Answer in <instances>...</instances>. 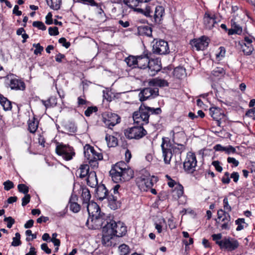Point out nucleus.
Wrapping results in <instances>:
<instances>
[{"mask_svg":"<svg viewBox=\"0 0 255 255\" xmlns=\"http://www.w3.org/2000/svg\"><path fill=\"white\" fill-rule=\"evenodd\" d=\"M56 153L62 157L65 160L69 161L73 159L75 152L73 147L62 143H57L55 148Z\"/></svg>","mask_w":255,"mask_h":255,"instance_id":"nucleus-5","label":"nucleus"},{"mask_svg":"<svg viewBox=\"0 0 255 255\" xmlns=\"http://www.w3.org/2000/svg\"><path fill=\"white\" fill-rule=\"evenodd\" d=\"M87 184L92 187L95 188L98 185V179L96 172L94 171H90L87 178Z\"/></svg>","mask_w":255,"mask_h":255,"instance_id":"nucleus-25","label":"nucleus"},{"mask_svg":"<svg viewBox=\"0 0 255 255\" xmlns=\"http://www.w3.org/2000/svg\"><path fill=\"white\" fill-rule=\"evenodd\" d=\"M214 149L216 151H224L227 154L235 153L236 152V149L232 145L223 146L220 144H218L214 146Z\"/></svg>","mask_w":255,"mask_h":255,"instance_id":"nucleus-29","label":"nucleus"},{"mask_svg":"<svg viewBox=\"0 0 255 255\" xmlns=\"http://www.w3.org/2000/svg\"><path fill=\"white\" fill-rule=\"evenodd\" d=\"M164 162L165 164H170L172 156V145L168 138H162L161 145Z\"/></svg>","mask_w":255,"mask_h":255,"instance_id":"nucleus-7","label":"nucleus"},{"mask_svg":"<svg viewBox=\"0 0 255 255\" xmlns=\"http://www.w3.org/2000/svg\"><path fill=\"white\" fill-rule=\"evenodd\" d=\"M84 154L85 159L93 169L97 168L99 166L98 161L103 159L102 152L96 151L93 146L89 144L84 146Z\"/></svg>","mask_w":255,"mask_h":255,"instance_id":"nucleus-3","label":"nucleus"},{"mask_svg":"<svg viewBox=\"0 0 255 255\" xmlns=\"http://www.w3.org/2000/svg\"><path fill=\"white\" fill-rule=\"evenodd\" d=\"M70 210L74 213H78L80 210V206L75 202H72L71 199L69 202Z\"/></svg>","mask_w":255,"mask_h":255,"instance_id":"nucleus-43","label":"nucleus"},{"mask_svg":"<svg viewBox=\"0 0 255 255\" xmlns=\"http://www.w3.org/2000/svg\"><path fill=\"white\" fill-rule=\"evenodd\" d=\"M121 118L116 114L107 113L103 116V122L110 128L120 123Z\"/></svg>","mask_w":255,"mask_h":255,"instance_id":"nucleus-11","label":"nucleus"},{"mask_svg":"<svg viewBox=\"0 0 255 255\" xmlns=\"http://www.w3.org/2000/svg\"><path fill=\"white\" fill-rule=\"evenodd\" d=\"M203 22L205 27L208 29H211L217 23L216 16L214 14L206 12L203 18Z\"/></svg>","mask_w":255,"mask_h":255,"instance_id":"nucleus-18","label":"nucleus"},{"mask_svg":"<svg viewBox=\"0 0 255 255\" xmlns=\"http://www.w3.org/2000/svg\"><path fill=\"white\" fill-rule=\"evenodd\" d=\"M230 220L231 216L229 214L226 215H225L222 219H219V220L216 219V225L217 226H220V229L222 230H228L230 229L231 224Z\"/></svg>","mask_w":255,"mask_h":255,"instance_id":"nucleus-19","label":"nucleus"},{"mask_svg":"<svg viewBox=\"0 0 255 255\" xmlns=\"http://www.w3.org/2000/svg\"><path fill=\"white\" fill-rule=\"evenodd\" d=\"M161 109L159 108L154 109L141 105L138 111L134 112L132 115L134 123L142 126L148 123L149 114H159L161 113Z\"/></svg>","mask_w":255,"mask_h":255,"instance_id":"nucleus-2","label":"nucleus"},{"mask_svg":"<svg viewBox=\"0 0 255 255\" xmlns=\"http://www.w3.org/2000/svg\"><path fill=\"white\" fill-rule=\"evenodd\" d=\"M33 47L35 48V49L34 51V53L36 55L40 54L41 52L43 50V47L40 46L39 43L33 44Z\"/></svg>","mask_w":255,"mask_h":255,"instance_id":"nucleus-56","label":"nucleus"},{"mask_svg":"<svg viewBox=\"0 0 255 255\" xmlns=\"http://www.w3.org/2000/svg\"><path fill=\"white\" fill-rule=\"evenodd\" d=\"M212 237L213 241L216 242V244L220 247V245H221V244L223 243V240H221L222 237V234L220 233L213 234L212 235Z\"/></svg>","mask_w":255,"mask_h":255,"instance_id":"nucleus-49","label":"nucleus"},{"mask_svg":"<svg viewBox=\"0 0 255 255\" xmlns=\"http://www.w3.org/2000/svg\"><path fill=\"white\" fill-rule=\"evenodd\" d=\"M164 13V8L162 6H157L155 8L154 19L155 22L159 23Z\"/></svg>","mask_w":255,"mask_h":255,"instance_id":"nucleus-28","label":"nucleus"},{"mask_svg":"<svg viewBox=\"0 0 255 255\" xmlns=\"http://www.w3.org/2000/svg\"><path fill=\"white\" fill-rule=\"evenodd\" d=\"M138 10L140 11L146 16L151 17L152 13V8L149 5H147L145 8H138Z\"/></svg>","mask_w":255,"mask_h":255,"instance_id":"nucleus-47","label":"nucleus"},{"mask_svg":"<svg viewBox=\"0 0 255 255\" xmlns=\"http://www.w3.org/2000/svg\"><path fill=\"white\" fill-rule=\"evenodd\" d=\"M220 245V248L222 250L231 252L236 250L239 246L238 241L230 237L225 238L223 239V243Z\"/></svg>","mask_w":255,"mask_h":255,"instance_id":"nucleus-12","label":"nucleus"},{"mask_svg":"<svg viewBox=\"0 0 255 255\" xmlns=\"http://www.w3.org/2000/svg\"><path fill=\"white\" fill-rule=\"evenodd\" d=\"M104 214L99 215L98 217H90L86 223V226L90 229L97 230L100 229L106 222L104 219Z\"/></svg>","mask_w":255,"mask_h":255,"instance_id":"nucleus-9","label":"nucleus"},{"mask_svg":"<svg viewBox=\"0 0 255 255\" xmlns=\"http://www.w3.org/2000/svg\"><path fill=\"white\" fill-rule=\"evenodd\" d=\"M105 139L107 141L108 146L110 147H115L118 145L117 138L113 135L107 134Z\"/></svg>","mask_w":255,"mask_h":255,"instance_id":"nucleus-35","label":"nucleus"},{"mask_svg":"<svg viewBox=\"0 0 255 255\" xmlns=\"http://www.w3.org/2000/svg\"><path fill=\"white\" fill-rule=\"evenodd\" d=\"M59 42L66 48H69L70 46V43L69 42H67L66 39L64 37L60 38L59 39Z\"/></svg>","mask_w":255,"mask_h":255,"instance_id":"nucleus-60","label":"nucleus"},{"mask_svg":"<svg viewBox=\"0 0 255 255\" xmlns=\"http://www.w3.org/2000/svg\"><path fill=\"white\" fill-rule=\"evenodd\" d=\"M81 197L83 200L82 205L84 208L85 206L87 204H88L89 202H90V199L91 198V194L88 188H84L82 189Z\"/></svg>","mask_w":255,"mask_h":255,"instance_id":"nucleus-31","label":"nucleus"},{"mask_svg":"<svg viewBox=\"0 0 255 255\" xmlns=\"http://www.w3.org/2000/svg\"><path fill=\"white\" fill-rule=\"evenodd\" d=\"M212 165L215 167V169L218 172H222L223 168L220 165V162L218 161H214L212 162Z\"/></svg>","mask_w":255,"mask_h":255,"instance_id":"nucleus-63","label":"nucleus"},{"mask_svg":"<svg viewBox=\"0 0 255 255\" xmlns=\"http://www.w3.org/2000/svg\"><path fill=\"white\" fill-rule=\"evenodd\" d=\"M4 221L7 222V227L8 228H11L14 223V220L11 217H5L4 219Z\"/></svg>","mask_w":255,"mask_h":255,"instance_id":"nucleus-57","label":"nucleus"},{"mask_svg":"<svg viewBox=\"0 0 255 255\" xmlns=\"http://www.w3.org/2000/svg\"><path fill=\"white\" fill-rule=\"evenodd\" d=\"M181 73V75H183L184 73V70L182 68H176L174 70V75L178 78H180L181 76L179 75V73Z\"/></svg>","mask_w":255,"mask_h":255,"instance_id":"nucleus-61","label":"nucleus"},{"mask_svg":"<svg viewBox=\"0 0 255 255\" xmlns=\"http://www.w3.org/2000/svg\"><path fill=\"white\" fill-rule=\"evenodd\" d=\"M20 235L18 233H16L15 235V237L12 239V242L11 243V246L14 247H17L21 245V243L20 240Z\"/></svg>","mask_w":255,"mask_h":255,"instance_id":"nucleus-46","label":"nucleus"},{"mask_svg":"<svg viewBox=\"0 0 255 255\" xmlns=\"http://www.w3.org/2000/svg\"><path fill=\"white\" fill-rule=\"evenodd\" d=\"M19 192H21L24 194H27L28 192V188L27 186L23 184H20L17 186Z\"/></svg>","mask_w":255,"mask_h":255,"instance_id":"nucleus-53","label":"nucleus"},{"mask_svg":"<svg viewBox=\"0 0 255 255\" xmlns=\"http://www.w3.org/2000/svg\"><path fill=\"white\" fill-rule=\"evenodd\" d=\"M32 25L34 27H37L38 29H41L42 30H45L46 29V27L45 26L44 24L41 21H34L32 23Z\"/></svg>","mask_w":255,"mask_h":255,"instance_id":"nucleus-52","label":"nucleus"},{"mask_svg":"<svg viewBox=\"0 0 255 255\" xmlns=\"http://www.w3.org/2000/svg\"><path fill=\"white\" fill-rule=\"evenodd\" d=\"M156 181V178L150 176L149 173L145 170L142 171L140 176L136 178V184L139 188L143 191H146L152 187L154 182Z\"/></svg>","mask_w":255,"mask_h":255,"instance_id":"nucleus-4","label":"nucleus"},{"mask_svg":"<svg viewBox=\"0 0 255 255\" xmlns=\"http://www.w3.org/2000/svg\"><path fill=\"white\" fill-rule=\"evenodd\" d=\"M119 255H128L130 253V249L126 244H122L119 247Z\"/></svg>","mask_w":255,"mask_h":255,"instance_id":"nucleus-39","label":"nucleus"},{"mask_svg":"<svg viewBox=\"0 0 255 255\" xmlns=\"http://www.w3.org/2000/svg\"><path fill=\"white\" fill-rule=\"evenodd\" d=\"M120 187V186L119 184L116 185L112 189L113 193L108 197L109 205L113 210L117 209L120 206V203L118 201L120 198V194L118 191Z\"/></svg>","mask_w":255,"mask_h":255,"instance_id":"nucleus-10","label":"nucleus"},{"mask_svg":"<svg viewBox=\"0 0 255 255\" xmlns=\"http://www.w3.org/2000/svg\"><path fill=\"white\" fill-rule=\"evenodd\" d=\"M85 207L87 208L90 217H98L99 215L102 214L101 209L96 202L91 201L87 204Z\"/></svg>","mask_w":255,"mask_h":255,"instance_id":"nucleus-17","label":"nucleus"},{"mask_svg":"<svg viewBox=\"0 0 255 255\" xmlns=\"http://www.w3.org/2000/svg\"><path fill=\"white\" fill-rule=\"evenodd\" d=\"M137 67L145 70L149 60L148 56L145 54L137 56Z\"/></svg>","mask_w":255,"mask_h":255,"instance_id":"nucleus-27","label":"nucleus"},{"mask_svg":"<svg viewBox=\"0 0 255 255\" xmlns=\"http://www.w3.org/2000/svg\"><path fill=\"white\" fill-rule=\"evenodd\" d=\"M42 104L46 108L54 107L57 104V99L55 97H51L47 100H42Z\"/></svg>","mask_w":255,"mask_h":255,"instance_id":"nucleus-36","label":"nucleus"},{"mask_svg":"<svg viewBox=\"0 0 255 255\" xmlns=\"http://www.w3.org/2000/svg\"><path fill=\"white\" fill-rule=\"evenodd\" d=\"M114 236L112 235H110L109 234L106 233H103V237H102V243L103 245L106 246L110 245L111 242L110 240L113 238V237Z\"/></svg>","mask_w":255,"mask_h":255,"instance_id":"nucleus-41","label":"nucleus"},{"mask_svg":"<svg viewBox=\"0 0 255 255\" xmlns=\"http://www.w3.org/2000/svg\"><path fill=\"white\" fill-rule=\"evenodd\" d=\"M137 56H129L126 58L125 61L129 67L135 68L137 67Z\"/></svg>","mask_w":255,"mask_h":255,"instance_id":"nucleus-37","label":"nucleus"},{"mask_svg":"<svg viewBox=\"0 0 255 255\" xmlns=\"http://www.w3.org/2000/svg\"><path fill=\"white\" fill-rule=\"evenodd\" d=\"M124 133L128 139H139L145 135L147 132L142 126H139L128 128L125 130Z\"/></svg>","mask_w":255,"mask_h":255,"instance_id":"nucleus-6","label":"nucleus"},{"mask_svg":"<svg viewBox=\"0 0 255 255\" xmlns=\"http://www.w3.org/2000/svg\"><path fill=\"white\" fill-rule=\"evenodd\" d=\"M0 104L5 111L11 110L12 107L11 102L6 98L0 94Z\"/></svg>","mask_w":255,"mask_h":255,"instance_id":"nucleus-34","label":"nucleus"},{"mask_svg":"<svg viewBox=\"0 0 255 255\" xmlns=\"http://www.w3.org/2000/svg\"><path fill=\"white\" fill-rule=\"evenodd\" d=\"M49 34L50 35H57L59 34L58 29L57 27H50L48 29Z\"/></svg>","mask_w":255,"mask_h":255,"instance_id":"nucleus-59","label":"nucleus"},{"mask_svg":"<svg viewBox=\"0 0 255 255\" xmlns=\"http://www.w3.org/2000/svg\"><path fill=\"white\" fill-rule=\"evenodd\" d=\"M148 84L150 86L164 87L168 86V82L159 77H156L151 79Z\"/></svg>","mask_w":255,"mask_h":255,"instance_id":"nucleus-24","label":"nucleus"},{"mask_svg":"<svg viewBox=\"0 0 255 255\" xmlns=\"http://www.w3.org/2000/svg\"><path fill=\"white\" fill-rule=\"evenodd\" d=\"M159 90L157 88H144L139 94V100L142 102L148 99H152L158 95Z\"/></svg>","mask_w":255,"mask_h":255,"instance_id":"nucleus-13","label":"nucleus"},{"mask_svg":"<svg viewBox=\"0 0 255 255\" xmlns=\"http://www.w3.org/2000/svg\"><path fill=\"white\" fill-rule=\"evenodd\" d=\"M46 1L51 9L57 10L60 8L62 0H46Z\"/></svg>","mask_w":255,"mask_h":255,"instance_id":"nucleus-33","label":"nucleus"},{"mask_svg":"<svg viewBox=\"0 0 255 255\" xmlns=\"http://www.w3.org/2000/svg\"><path fill=\"white\" fill-rule=\"evenodd\" d=\"M112 180L116 183L125 182L133 177V170L124 161L117 162L110 171Z\"/></svg>","mask_w":255,"mask_h":255,"instance_id":"nucleus-1","label":"nucleus"},{"mask_svg":"<svg viewBox=\"0 0 255 255\" xmlns=\"http://www.w3.org/2000/svg\"><path fill=\"white\" fill-rule=\"evenodd\" d=\"M28 130L31 133H34L38 126V121L34 117L29 119L28 122Z\"/></svg>","mask_w":255,"mask_h":255,"instance_id":"nucleus-32","label":"nucleus"},{"mask_svg":"<svg viewBox=\"0 0 255 255\" xmlns=\"http://www.w3.org/2000/svg\"><path fill=\"white\" fill-rule=\"evenodd\" d=\"M89 167L87 164L81 165L79 168V176L81 178H83L88 175L89 172Z\"/></svg>","mask_w":255,"mask_h":255,"instance_id":"nucleus-38","label":"nucleus"},{"mask_svg":"<svg viewBox=\"0 0 255 255\" xmlns=\"http://www.w3.org/2000/svg\"><path fill=\"white\" fill-rule=\"evenodd\" d=\"M124 2L131 8H135L140 3L139 0H124Z\"/></svg>","mask_w":255,"mask_h":255,"instance_id":"nucleus-42","label":"nucleus"},{"mask_svg":"<svg viewBox=\"0 0 255 255\" xmlns=\"http://www.w3.org/2000/svg\"><path fill=\"white\" fill-rule=\"evenodd\" d=\"M98 109L96 107H89L85 111V115L86 117H90L92 113L96 112Z\"/></svg>","mask_w":255,"mask_h":255,"instance_id":"nucleus-50","label":"nucleus"},{"mask_svg":"<svg viewBox=\"0 0 255 255\" xmlns=\"http://www.w3.org/2000/svg\"><path fill=\"white\" fill-rule=\"evenodd\" d=\"M225 73L223 68L217 67L212 71V75L215 77H222Z\"/></svg>","mask_w":255,"mask_h":255,"instance_id":"nucleus-44","label":"nucleus"},{"mask_svg":"<svg viewBox=\"0 0 255 255\" xmlns=\"http://www.w3.org/2000/svg\"><path fill=\"white\" fill-rule=\"evenodd\" d=\"M229 213L225 211V210L223 209H220L217 212V216L218 218L217 219L219 220V219H222V217H224L225 215H228Z\"/></svg>","mask_w":255,"mask_h":255,"instance_id":"nucleus-64","label":"nucleus"},{"mask_svg":"<svg viewBox=\"0 0 255 255\" xmlns=\"http://www.w3.org/2000/svg\"><path fill=\"white\" fill-rule=\"evenodd\" d=\"M235 223L238 225L236 230L240 231L244 228V225L246 224L245 219L244 218H239L235 221Z\"/></svg>","mask_w":255,"mask_h":255,"instance_id":"nucleus-45","label":"nucleus"},{"mask_svg":"<svg viewBox=\"0 0 255 255\" xmlns=\"http://www.w3.org/2000/svg\"><path fill=\"white\" fill-rule=\"evenodd\" d=\"M96 196L101 201L108 197V190L104 184L98 186L96 189Z\"/></svg>","mask_w":255,"mask_h":255,"instance_id":"nucleus-26","label":"nucleus"},{"mask_svg":"<svg viewBox=\"0 0 255 255\" xmlns=\"http://www.w3.org/2000/svg\"><path fill=\"white\" fill-rule=\"evenodd\" d=\"M223 207L225 211L227 212H231L232 211V208L229 205L228 200L227 197H225L223 200Z\"/></svg>","mask_w":255,"mask_h":255,"instance_id":"nucleus-54","label":"nucleus"},{"mask_svg":"<svg viewBox=\"0 0 255 255\" xmlns=\"http://www.w3.org/2000/svg\"><path fill=\"white\" fill-rule=\"evenodd\" d=\"M197 162L195 154L191 152H188L183 163L185 171L188 173H193L196 170Z\"/></svg>","mask_w":255,"mask_h":255,"instance_id":"nucleus-8","label":"nucleus"},{"mask_svg":"<svg viewBox=\"0 0 255 255\" xmlns=\"http://www.w3.org/2000/svg\"><path fill=\"white\" fill-rule=\"evenodd\" d=\"M78 2L84 4H88L91 6H98V3L94 0H77Z\"/></svg>","mask_w":255,"mask_h":255,"instance_id":"nucleus-51","label":"nucleus"},{"mask_svg":"<svg viewBox=\"0 0 255 255\" xmlns=\"http://www.w3.org/2000/svg\"><path fill=\"white\" fill-rule=\"evenodd\" d=\"M138 32L140 35H145L148 37L152 36L151 28L147 25H142L138 27Z\"/></svg>","mask_w":255,"mask_h":255,"instance_id":"nucleus-30","label":"nucleus"},{"mask_svg":"<svg viewBox=\"0 0 255 255\" xmlns=\"http://www.w3.org/2000/svg\"><path fill=\"white\" fill-rule=\"evenodd\" d=\"M127 233V227L125 224L121 222L116 223L115 224V234L114 236L122 237Z\"/></svg>","mask_w":255,"mask_h":255,"instance_id":"nucleus-23","label":"nucleus"},{"mask_svg":"<svg viewBox=\"0 0 255 255\" xmlns=\"http://www.w3.org/2000/svg\"><path fill=\"white\" fill-rule=\"evenodd\" d=\"M152 51L154 53L164 55L169 52V48L168 43L163 40H159L157 41L152 47Z\"/></svg>","mask_w":255,"mask_h":255,"instance_id":"nucleus-14","label":"nucleus"},{"mask_svg":"<svg viewBox=\"0 0 255 255\" xmlns=\"http://www.w3.org/2000/svg\"><path fill=\"white\" fill-rule=\"evenodd\" d=\"M161 68L160 62L157 59L149 60L146 71L150 76H154Z\"/></svg>","mask_w":255,"mask_h":255,"instance_id":"nucleus-16","label":"nucleus"},{"mask_svg":"<svg viewBox=\"0 0 255 255\" xmlns=\"http://www.w3.org/2000/svg\"><path fill=\"white\" fill-rule=\"evenodd\" d=\"M9 85L11 89L14 90L23 91L25 88V85L24 82L16 78L11 79L10 80Z\"/></svg>","mask_w":255,"mask_h":255,"instance_id":"nucleus-21","label":"nucleus"},{"mask_svg":"<svg viewBox=\"0 0 255 255\" xmlns=\"http://www.w3.org/2000/svg\"><path fill=\"white\" fill-rule=\"evenodd\" d=\"M209 39L205 36H202L197 39H194L190 41V44L196 50H203L206 48L209 44Z\"/></svg>","mask_w":255,"mask_h":255,"instance_id":"nucleus-15","label":"nucleus"},{"mask_svg":"<svg viewBox=\"0 0 255 255\" xmlns=\"http://www.w3.org/2000/svg\"><path fill=\"white\" fill-rule=\"evenodd\" d=\"M4 189L6 191H8L13 188L14 184L13 182L10 180H7L3 183Z\"/></svg>","mask_w":255,"mask_h":255,"instance_id":"nucleus-55","label":"nucleus"},{"mask_svg":"<svg viewBox=\"0 0 255 255\" xmlns=\"http://www.w3.org/2000/svg\"><path fill=\"white\" fill-rule=\"evenodd\" d=\"M173 192L174 196H176L177 198L181 197L184 193L183 187L181 184H177L175 187Z\"/></svg>","mask_w":255,"mask_h":255,"instance_id":"nucleus-40","label":"nucleus"},{"mask_svg":"<svg viewBox=\"0 0 255 255\" xmlns=\"http://www.w3.org/2000/svg\"><path fill=\"white\" fill-rule=\"evenodd\" d=\"M242 48L244 53L248 55L251 54L254 50L252 45H248L247 44H244L242 46Z\"/></svg>","mask_w":255,"mask_h":255,"instance_id":"nucleus-48","label":"nucleus"},{"mask_svg":"<svg viewBox=\"0 0 255 255\" xmlns=\"http://www.w3.org/2000/svg\"><path fill=\"white\" fill-rule=\"evenodd\" d=\"M209 114L214 120L218 122V125L220 124V121L224 117L221 109L217 107L210 108Z\"/></svg>","mask_w":255,"mask_h":255,"instance_id":"nucleus-22","label":"nucleus"},{"mask_svg":"<svg viewBox=\"0 0 255 255\" xmlns=\"http://www.w3.org/2000/svg\"><path fill=\"white\" fill-rule=\"evenodd\" d=\"M115 221L110 219L106 220L103 227V233H106L114 236Z\"/></svg>","mask_w":255,"mask_h":255,"instance_id":"nucleus-20","label":"nucleus"},{"mask_svg":"<svg viewBox=\"0 0 255 255\" xmlns=\"http://www.w3.org/2000/svg\"><path fill=\"white\" fill-rule=\"evenodd\" d=\"M30 196L29 194H26L24 197L22 199V206H25L30 201Z\"/></svg>","mask_w":255,"mask_h":255,"instance_id":"nucleus-62","label":"nucleus"},{"mask_svg":"<svg viewBox=\"0 0 255 255\" xmlns=\"http://www.w3.org/2000/svg\"><path fill=\"white\" fill-rule=\"evenodd\" d=\"M232 27L235 29L236 34H240L242 32V28L235 22L232 23Z\"/></svg>","mask_w":255,"mask_h":255,"instance_id":"nucleus-58","label":"nucleus"}]
</instances>
